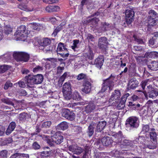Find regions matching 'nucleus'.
Listing matches in <instances>:
<instances>
[{
  "label": "nucleus",
  "mask_w": 158,
  "mask_h": 158,
  "mask_svg": "<svg viewBox=\"0 0 158 158\" xmlns=\"http://www.w3.org/2000/svg\"><path fill=\"white\" fill-rule=\"evenodd\" d=\"M43 76L41 74L36 75L29 74L24 78L26 84L29 87H32L31 85L34 84H41L43 80Z\"/></svg>",
  "instance_id": "nucleus-1"
},
{
  "label": "nucleus",
  "mask_w": 158,
  "mask_h": 158,
  "mask_svg": "<svg viewBox=\"0 0 158 158\" xmlns=\"http://www.w3.org/2000/svg\"><path fill=\"white\" fill-rule=\"evenodd\" d=\"M115 77V75L111 74L107 78L103 80L102 87L101 89L102 93H104L108 89L110 91L112 90L114 86V79Z\"/></svg>",
  "instance_id": "nucleus-2"
},
{
  "label": "nucleus",
  "mask_w": 158,
  "mask_h": 158,
  "mask_svg": "<svg viewBox=\"0 0 158 158\" xmlns=\"http://www.w3.org/2000/svg\"><path fill=\"white\" fill-rule=\"evenodd\" d=\"M145 56L146 57H156L158 59V52H153L146 53L145 54ZM148 68L151 70L156 71L158 70V62L155 61H152L148 65Z\"/></svg>",
  "instance_id": "nucleus-3"
},
{
  "label": "nucleus",
  "mask_w": 158,
  "mask_h": 158,
  "mask_svg": "<svg viewBox=\"0 0 158 158\" xmlns=\"http://www.w3.org/2000/svg\"><path fill=\"white\" fill-rule=\"evenodd\" d=\"M125 125L130 130L137 128L139 126L138 118L136 117H130L126 120Z\"/></svg>",
  "instance_id": "nucleus-4"
},
{
  "label": "nucleus",
  "mask_w": 158,
  "mask_h": 158,
  "mask_svg": "<svg viewBox=\"0 0 158 158\" xmlns=\"http://www.w3.org/2000/svg\"><path fill=\"white\" fill-rule=\"evenodd\" d=\"M66 47V45L64 43L60 42L58 44L57 48V55H60L63 58L67 57L69 55V53Z\"/></svg>",
  "instance_id": "nucleus-5"
},
{
  "label": "nucleus",
  "mask_w": 158,
  "mask_h": 158,
  "mask_svg": "<svg viewBox=\"0 0 158 158\" xmlns=\"http://www.w3.org/2000/svg\"><path fill=\"white\" fill-rule=\"evenodd\" d=\"M13 56L17 61L27 62L28 61L30 58L29 55L24 52H14Z\"/></svg>",
  "instance_id": "nucleus-6"
},
{
  "label": "nucleus",
  "mask_w": 158,
  "mask_h": 158,
  "mask_svg": "<svg viewBox=\"0 0 158 158\" xmlns=\"http://www.w3.org/2000/svg\"><path fill=\"white\" fill-rule=\"evenodd\" d=\"M108 43L107 38L105 37H102L99 38L98 43V46L101 49L102 52L106 54L108 53Z\"/></svg>",
  "instance_id": "nucleus-7"
},
{
  "label": "nucleus",
  "mask_w": 158,
  "mask_h": 158,
  "mask_svg": "<svg viewBox=\"0 0 158 158\" xmlns=\"http://www.w3.org/2000/svg\"><path fill=\"white\" fill-rule=\"evenodd\" d=\"M125 20L127 24L128 25L131 24L134 20L135 12L133 8L127 7L125 11Z\"/></svg>",
  "instance_id": "nucleus-8"
},
{
  "label": "nucleus",
  "mask_w": 158,
  "mask_h": 158,
  "mask_svg": "<svg viewBox=\"0 0 158 158\" xmlns=\"http://www.w3.org/2000/svg\"><path fill=\"white\" fill-rule=\"evenodd\" d=\"M146 90V91H144L143 92L145 96L148 94L149 98L154 99L158 95V89L151 85L147 86Z\"/></svg>",
  "instance_id": "nucleus-9"
},
{
  "label": "nucleus",
  "mask_w": 158,
  "mask_h": 158,
  "mask_svg": "<svg viewBox=\"0 0 158 158\" xmlns=\"http://www.w3.org/2000/svg\"><path fill=\"white\" fill-rule=\"evenodd\" d=\"M70 83L66 82L63 85L62 92L64 97L66 99H69L70 98L72 94L71 88Z\"/></svg>",
  "instance_id": "nucleus-10"
},
{
  "label": "nucleus",
  "mask_w": 158,
  "mask_h": 158,
  "mask_svg": "<svg viewBox=\"0 0 158 158\" xmlns=\"http://www.w3.org/2000/svg\"><path fill=\"white\" fill-rule=\"evenodd\" d=\"M104 60V56L102 55H100L95 59L94 61H91L90 64L94 65L96 68L99 69H101L103 65Z\"/></svg>",
  "instance_id": "nucleus-11"
},
{
  "label": "nucleus",
  "mask_w": 158,
  "mask_h": 158,
  "mask_svg": "<svg viewBox=\"0 0 158 158\" xmlns=\"http://www.w3.org/2000/svg\"><path fill=\"white\" fill-rule=\"evenodd\" d=\"M51 137L52 141L57 144H60L63 142L64 138L60 131H57L54 134H52Z\"/></svg>",
  "instance_id": "nucleus-12"
},
{
  "label": "nucleus",
  "mask_w": 158,
  "mask_h": 158,
  "mask_svg": "<svg viewBox=\"0 0 158 158\" xmlns=\"http://www.w3.org/2000/svg\"><path fill=\"white\" fill-rule=\"evenodd\" d=\"M62 115L63 117L70 121H73L75 117V114L73 111H70L68 109L63 110Z\"/></svg>",
  "instance_id": "nucleus-13"
},
{
  "label": "nucleus",
  "mask_w": 158,
  "mask_h": 158,
  "mask_svg": "<svg viewBox=\"0 0 158 158\" xmlns=\"http://www.w3.org/2000/svg\"><path fill=\"white\" fill-rule=\"evenodd\" d=\"M130 94L127 93L124 94L121 98V100L117 105V108L118 110H121L124 108L125 106V102L127 98L129 97Z\"/></svg>",
  "instance_id": "nucleus-14"
},
{
  "label": "nucleus",
  "mask_w": 158,
  "mask_h": 158,
  "mask_svg": "<svg viewBox=\"0 0 158 158\" xmlns=\"http://www.w3.org/2000/svg\"><path fill=\"white\" fill-rule=\"evenodd\" d=\"M26 27L25 25H21L18 27L17 30L15 33L16 34L20 37L23 38L26 35Z\"/></svg>",
  "instance_id": "nucleus-15"
},
{
  "label": "nucleus",
  "mask_w": 158,
  "mask_h": 158,
  "mask_svg": "<svg viewBox=\"0 0 158 158\" xmlns=\"http://www.w3.org/2000/svg\"><path fill=\"white\" fill-rule=\"evenodd\" d=\"M111 26L108 23L106 22L102 23L101 26L98 29L99 33H102L110 30Z\"/></svg>",
  "instance_id": "nucleus-16"
},
{
  "label": "nucleus",
  "mask_w": 158,
  "mask_h": 158,
  "mask_svg": "<svg viewBox=\"0 0 158 158\" xmlns=\"http://www.w3.org/2000/svg\"><path fill=\"white\" fill-rule=\"evenodd\" d=\"M83 86V88L82 89V91L86 94H88L91 91L92 84L89 81L86 80L84 81Z\"/></svg>",
  "instance_id": "nucleus-17"
},
{
  "label": "nucleus",
  "mask_w": 158,
  "mask_h": 158,
  "mask_svg": "<svg viewBox=\"0 0 158 158\" xmlns=\"http://www.w3.org/2000/svg\"><path fill=\"white\" fill-rule=\"evenodd\" d=\"M138 81L135 78L130 79L128 84V89H133L137 87L138 85Z\"/></svg>",
  "instance_id": "nucleus-18"
},
{
  "label": "nucleus",
  "mask_w": 158,
  "mask_h": 158,
  "mask_svg": "<svg viewBox=\"0 0 158 158\" xmlns=\"http://www.w3.org/2000/svg\"><path fill=\"white\" fill-rule=\"evenodd\" d=\"M69 151L73 152L74 154L79 155L83 152V149L80 147L72 145L68 147Z\"/></svg>",
  "instance_id": "nucleus-19"
},
{
  "label": "nucleus",
  "mask_w": 158,
  "mask_h": 158,
  "mask_svg": "<svg viewBox=\"0 0 158 158\" xmlns=\"http://www.w3.org/2000/svg\"><path fill=\"white\" fill-rule=\"evenodd\" d=\"M157 20V18L147 16L146 21L148 23V27H149L150 26L153 27L155 26Z\"/></svg>",
  "instance_id": "nucleus-20"
},
{
  "label": "nucleus",
  "mask_w": 158,
  "mask_h": 158,
  "mask_svg": "<svg viewBox=\"0 0 158 158\" xmlns=\"http://www.w3.org/2000/svg\"><path fill=\"white\" fill-rule=\"evenodd\" d=\"M106 124V122L105 121H99L97 124L96 131L98 132H101L105 128Z\"/></svg>",
  "instance_id": "nucleus-21"
},
{
  "label": "nucleus",
  "mask_w": 158,
  "mask_h": 158,
  "mask_svg": "<svg viewBox=\"0 0 158 158\" xmlns=\"http://www.w3.org/2000/svg\"><path fill=\"white\" fill-rule=\"evenodd\" d=\"M96 108V106L93 102H90L88 105L85 106V110L86 113L92 112Z\"/></svg>",
  "instance_id": "nucleus-22"
},
{
  "label": "nucleus",
  "mask_w": 158,
  "mask_h": 158,
  "mask_svg": "<svg viewBox=\"0 0 158 158\" xmlns=\"http://www.w3.org/2000/svg\"><path fill=\"white\" fill-rule=\"evenodd\" d=\"M101 142L103 146H107L111 145L113 141L110 137L107 136L103 137L101 139Z\"/></svg>",
  "instance_id": "nucleus-23"
},
{
  "label": "nucleus",
  "mask_w": 158,
  "mask_h": 158,
  "mask_svg": "<svg viewBox=\"0 0 158 158\" xmlns=\"http://www.w3.org/2000/svg\"><path fill=\"white\" fill-rule=\"evenodd\" d=\"M121 96V93L119 90H115L112 94L109 99L110 102L117 100Z\"/></svg>",
  "instance_id": "nucleus-24"
},
{
  "label": "nucleus",
  "mask_w": 158,
  "mask_h": 158,
  "mask_svg": "<svg viewBox=\"0 0 158 158\" xmlns=\"http://www.w3.org/2000/svg\"><path fill=\"white\" fill-rule=\"evenodd\" d=\"M65 23L64 22L61 23L60 24L57 26L54 30L52 35V36L55 37L57 35V33L62 29L63 27L65 26Z\"/></svg>",
  "instance_id": "nucleus-25"
},
{
  "label": "nucleus",
  "mask_w": 158,
  "mask_h": 158,
  "mask_svg": "<svg viewBox=\"0 0 158 158\" xmlns=\"http://www.w3.org/2000/svg\"><path fill=\"white\" fill-rule=\"evenodd\" d=\"M16 127V123L15 122H10L6 131V134L10 135L15 129Z\"/></svg>",
  "instance_id": "nucleus-26"
},
{
  "label": "nucleus",
  "mask_w": 158,
  "mask_h": 158,
  "mask_svg": "<svg viewBox=\"0 0 158 158\" xmlns=\"http://www.w3.org/2000/svg\"><path fill=\"white\" fill-rule=\"evenodd\" d=\"M38 43L40 46L45 47L49 45L51 43V41L48 38H44L39 40Z\"/></svg>",
  "instance_id": "nucleus-27"
},
{
  "label": "nucleus",
  "mask_w": 158,
  "mask_h": 158,
  "mask_svg": "<svg viewBox=\"0 0 158 158\" xmlns=\"http://www.w3.org/2000/svg\"><path fill=\"white\" fill-rule=\"evenodd\" d=\"M46 11L48 12H57L60 10V7L58 6L48 5L45 9Z\"/></svg>",
  "instance_id": "nucleus-28"
},
{
  "label": "nucleus",
  "mask_w": 158,
  "mask_h": 158,
  "mask_svg": "<svg viewBox=\"0 0 158 158\" xmlns=\"http://www.w3.org/2000/svg\"><path fill=\"white\" fill-rule=\"evenodd\" d=\"M136 65L135 63H132L129 68L128 71L129 75L131 76H135L136 73Z\"/></svg>",
  "instance_id": "nucleus-29"
},
{
  "label": "nucleus",
  "mask_w": 158,
  "mask_h": 158,
  "mask_svg": "<svg viewBox=\"0 0 158 158\" xmlns=\"http://www.w3.org/2000/svg\"><path fill=\"white\" fill-rule=\"evenodd\" d=\"M94 54L91 48H89L88 51L84 55L85 58L87 59L92 60L94 58Z\"/></svg>",
  "instance_id": "nucleus-30"
},
{
  "label": "nucleus",
  "mask_w": 158,
  "mask_h": 158,
  "mask_svg": "<svg viewBox=\"0 0 158 158\" xmlns=\"http://www.w3.org/2000/svg\"><path fill=\"white\" fill-rule=\"evenodd\" d=\"M68 127L67 123L64 121L59 124L57 126V128L58 130H64L67 129Z\"/></svg>",
  "instance_id": "nucleus-31"
},
{
  "label": "nucleus",
  "mask_w": 158,
  "mask_h": 158,
  "mask_svg": "<svg viewBox=\"0 0 158 158\" xmlns=\"http://www.w3.org/2000/svg\"><path fill=\"white\" fill-rule=\"evenodd\" d=\"M111 153L113 155V156L116 157H119L122 154H126L127 153V151H125L123 150L122 151H119L117 150H114L112 151Z\"/></svg>",
  "instance_id": "nucleus-32"
},
{
  "label": "nucleus",
  "mask_w": 158,
  "mask_h": 158,
  "mask_svg": "<svg viewBox=\"0 0 158 158\" xmlns=\"http://www.w3.org/2000/svg\"><path fill=\"white\" fill-rule=\"evenodd\" d=\"M29 156L28 154H20L19 153H15L12 155L10 158H29Z\"/></svg>",
  "instance_id": "nucleus-33"
},
{
  "label": "nucleus",
  "mask_w": 158,
  "mask_h": 158,
  "mask_svg": "<svg viewBox=\"0 0 158 158\" xmlns=\"http://www.w3.org/2000/svg\"><path fill=\"white\" fill-rule=\"evenodd\" d=\"M155 129L154 128H152L151 129V132H150V138L152 141H156L157 135L156 133L154 131Z\"/></svg>",
  "instance_id": "nucleus-34"
},
{
  "label": "nucleus",
  "mask_w": 158,
  "mask_h": 158,
  "mask_svg": "<svg viewBox=\"0 0 158 158\" xmlns=\"http://www.w3.org/2000/svg\"><path fill=\"white\" fill-rule=\"evenodd\" d=\"M128 106L133 108L134 110H138V108L140 106V105L138 103H135L134 101L129 102Z\"/></svg>",
  "instance_id": "nucleus-35"
},
{
  "label": "nucleus",
  "mask_w": 158,
  "mask_h": 158,
  "mask_svg": "<svg viewBox=\"0 0 158 158\" xmlns=\"http://www.w3.org/2000/svg\"><path fill=\"white\" fill-rule=\"evenodd\" d=\"M113 136L117 139L116 140H118V141H121L123 137L122 132L121 131H119L118 132L113 135Z\"/></svg>",
  "instance_id": "nucleus-36"
},
{
  "label": "nucleus",
  "mask_w": 158,
  "mask_h": 158,
  "mask_svg": "<svg viewBox=\"0 0 158 158\" xmlns=\"http://www.w3.org/2000/svg\"><path fill=\"white\" fill-rule=\"evenodd\" d=\"M135 141L138 143L143 144L144 145H146L145 143H144L146 141V139H144V137L143 136H139L138 138L135 139Z\"/></svg>",
  "instance_id": "nucleus-37"
},
{
  "label": "nucleus",
  "mask_w": 158,
  "mask_h": 158,
  "mask_svg": "<svg viewBox=\"0 0 158 158\" xmlns=\"http://www.w3.org/2000/svg\"><path fill=\"white\" fill-rule=\"evenodd\" d=\"M28 117L29 115L28 114L23 112L19 114V118L20 120L24 121Z\"/></svg>",
  "instance_id": "nucleus-38"
},
{
  "label": "nucleus",
  "mask_w": 158,
  "mask_h": 158,
  "mask_svg": "<svg viewBox=\"0 0 158 158\" xmlns=\"http://www.w3.org/2000/svg\"><path fill=\"white\" fill-rule=\"evenodd\" d=\"M133 37L134 40L139 44H143L144 42L143 39L140 38L136 34H134Z\"/></svg>",
  "instance_id": "nucleus-39"
},
{
  "label": "nucleus",
  "mask_w": 158,
  "mask_h": 158,
  "mask_svg": "<svg viewBox=\"0 0 158 158\" xmlns=\"http://www.w3.org/2000/svg\"><path fill=\"white\" fill-rule=\"evenodd\" d=\"M99 19L96 17L91 18V25H92L93 27H96L98 24Z\"/></svg>",
  "instance_id": "nucleus-40"
},
{
  "label": "nucleus",
  "mask_w": 158,
  "mask_h": 158,
  "mask_svg": "<svg viewBox=\"0 0 158 158\" xmlns=\"http://www.w3.org/2000/svg\"><path fill=\"white\" fill-rule=\"evenodd\" d=\"M158 13L154 10L151 9L148 12V17H152L157 18L158 17Z\"/></svg>",
  "instance_id": "nucleus-41"
},
{
  "label": "nucleus",
  "mask_w": 158,
  "mask_h": 158,
  "mask_svg": "<svg viewBox=\"0 0 158 158\" xmlns=\"http://www.w3.org/2000/svg\"><path fill=\"white\" fill-rule=\"evenodd\" d=\"M72 98L73 100L77 101H79L81 99V97L79 95V93L76 91H75L73 94Z\"/></svg>",
  "instance_id": "nucleus-42"
},
{
  "label": "nucleus",
  "mask_w": 158,
  "mask_h": 158,
  "mask_svg": "<svg viewBox=\"0 0 158 158\" xmlns=\"http://www.w3.org/2000/svg\"><path fill=\"white\" fill-rule=\"evenodd\" d=\"M10 67L7 65H3L0 66V73H2L5 72Z\"/></svg>",
  "instance_id": "nucleus-43"
},
{
  "label": "nucleus",
  "mask_w": 158,
  "mask_h": 158,
  "mask_svg": "<svg viewBox=\"0 0 158 158\" xmlns=\"http://www.w3.org/2000/svg\"><path fill=\"white\" fill-rule=\"evenodd\" d=\"M94 127L91 124H90L88 127V134L89 137L91 136L94 133Z\"/></svg>",
  "instance_id": "nucleus-44"
},
{
  "label": "nucleus",
  "mask_w": 158,
  "mask_h": 158,
  "mask_svg": "<svg viewBox=\"0 0 158 158\" xmlns=\"http://www.w3.org/2000/svg\"><path fill=\"white\" fill-rule=\"evenodd\" d=\"M52 124V122L50 121H47L42 123L41 126L42 128H49Z\"/></svg>",
  "instance_id": "nucleus-45"
},
{
  "label": "nucleus",
  "mask_w": 158,
  "mask_h": 158,
  "mask_svg": "<svg viewBox=\"0 0 158 158\" xmlns=\"http://www.w3.org/2000/svg\"><path fill=\"white\" fill-rule=\"evenodd\" d=\"M51 151H44L41 152V155L45 158V157H48L51 156L52 154Z\"/></svg>",
  "instance_id": "nucleus-46"
},
{
  "label": "nucleus",
  "mask_w": 158,
  "mask_h": 158,
  "mask_svg": "<svg viewBox=\"0 0 158 158\" xmlns=\"http://www.w3.org/2000/svg\"><path fill=\"white\" fill-rule=\"evenodd\" d=\"M150 130L149 125L148 124H143L142 131L143 133H146L148 132Z\"/></svg>",
  "instance_id": "nucleus-47"
},
{
  "label": "nucleus",
  "mask_w": 158,
  "mask_h": 158,
  "mask_svg": "<svg viewBox=\"0 0 158 158\" xmlns=\"http://www.w3.org/2000/svg\"><path fill=\"white\" fill-rule=\"evenodd\" d=\"M87 76L86 74L81 73L78 75L77 79L78 80H81L82 79L86 78Z\"/></svg>",
  "instance_id": "nucleus-48"
},
{
  "label": "nucleus",
  "mask_w": 158,
  "mask_h": 158,
  "mask_svg": "<svg viewBox=\"0 0 158 158\" xmlns=\"http://www.w3.org/2000/svg\"><path fill=\"white\" fill-rule=\"evenodd\" d=\"M32 148L34 150H38L40 149V146L36 141L34 142L32 145Z\"/></svg>",
  "instance_id": "nucleus-49"
},
{
  "label": "nucleus",
  "mask_w": 158,
  "mask_h": 158,
  "mask_svg": "<svg viewBox=\"0 0 158 158\" xmlns=\"http://www.w3.org/2000/svg\"><path fill=\"white\" fill-rule=\"evenodd\" d=\"M12 31L11 28L10 27L6 26L5 27L4 32L6 35H8Z\"/></svg>",
  "instance_id": "nucleus-50"
},
{
  "label": "nucleus",
  "mask_w": 158,
  "mask_h": 158,
  "mask_svg": "<svg viewBox=\"0 0 158 158\" xmlns=\"http://www.w3.org/2000/svg\"><path fill=\"white\" fill-rule=\"evenodd\" d=\"M13 84L10 81H7L5 84L4 89L5 90L7 89L9 87H12Z\"/></svg>",
  "instance_id": "nucleus-51"
},
{
  "label": "nucleus",
  "mask_w": 158,
  "mask_h": 158,
  "mask_svg": "<svg viewBox=\"0 0 158 158\" xmlns=\"http://www.w3.org/2000/svg\"><path fill=\"white\" fill-rule=\"evenodd\" d=\"M41 126H40V125L37 124L36 127H35V132H37V133H34L33 135H37L38 133H39L41 131Z\"/></svg>",
  "instance_id": "nucleus-52"
},
{
  "label": "nucleus",
  "mask_w": 158,
  "mask_h": 158,
  "mask_svg": "<svg viewBox=\"0 0 158 158\" xmlns=\"http://www.w3.org/2000/svg\"><path fill=\"white\" fill-rule=\"evenodd\" d=\"M1 101L2 102L8 105H10L12 103V102L8 98H2L1 99Z\"/></svg>",
  "instance_id": "nucleus-53"
},
{
  "label": "nucleus",
  "mask_w": 158,
  "mask_h": 158,
  "mask_svg": "<svg viewBox=\"0 0 158 158\" xmlns=\"http://www.w3.org/2000/svg\"><path fill=\"white\" fill-rule=\"evenodd\" d=\"M7 151L6 150H3L0 152V156L2 157H6Z\"/></svg>",
  "instance_id": "nucleus-54"
},
{
  "label": "nucleus",
  "mask_w": 158,
  "mask_h": 158,
  "mask_svg": "<svg viewBox=\"0 0 158 158\" xmlns=\"http://www.w3.org/2000/svg\"><path fill=\"white\" fill-rule=\"evenodd\" d=\"M148 82V80H146L144 81H142L141 82L140 85L141 86V87L143 90H144L145 86L147 85Z\"/></svg>",
  "instance_id": "nucleus-55"
},
{
  "label": "nucleus",
  "mask_w": 158,
  "mask_h": 158,
  "mask_svg": "<svg viewBox=\"0 0 158 158\" xmlns=\"http://www.w3.org/2000/svg\"><path fill=\"white\" fill-rule=\"evenodd\" d=\"M131 142L129 140L127 139H124L123 143V144L124 146H131Z\"/></svg>",
  "instance_id": "nucleus-56"
},
{
  "label": "nucleus",
  "mask_w": 158,
  "mask_h": 158,
  "mask_svg": "<svg viewBox=\"0 0 158 158\" xmlns=\"http://www.w3.org/2000/svg\"><path fill=\"white\" fill-rule=\"evenodd\" d=\"M150 45L153 46L155 44L158 43L157 41L156 40V39H153L152 38L150 39L149 41Z\"/></svg>",
  "instance_id": "nucleus-57"
},
{
  "label": "nucleus",
  "mask_w": 158,
  "mask_h": 158,
  "mask_svg": "<svg viewBox=\"0 0 158 158\" xmlns=\"http://www.w3.org/2000/svg\"><path fill=\"white\" fill-rule=\"evenodd\" d=\"M79 40H73V45L72 46L71 48L73 49H75L77 47V44H78Z\"/></svg>",
  "instance_id": "nucleus-58"
},
{
  "label": "nucleus",
  "mask_w": 158,
  "mask_h": 158,
  "mask_svg": "<svg viewBox=\"0 0 158 158\" xmlns=\"http://www.w3.org/2000/svg\"><path fill=\"white\" fill-rule=\"evenodd\" d=\"M33 29L37 30L38 28V25L36 23H30L29 24Z\"/></svg>",
  "instance_id": "nucleus-59"
},
{
  "label": "nucleus",
  "mask_w": 158,
  "mask_h": 158,
  "mask_svg": "<svg viewBox=\"0 0 158 158\" xmlns=\"http://www.w3.org/2000/svg\"><path fill=\"white\" fill-rule=\"evenodd\" d=\"M64 69V68L63 67L58 66L57 68V74H61Z\"/></svg>",
  "instance_id": "nucleus-60"
},
{
  "label": "nucleus",
  "mask_w": 158,
  "mask_h": 158,
  "mask_svg": "<svg viewBox=\"0 0 158 158\" xmlns=\"http://www.w3.org/2000/svg\"><path fill=\"white\" fill-rule=\"evenodd\" d=\"M13 141L12 139L10 137L6 138L4 140V143L7 144L11 143Z\"/></svg>",
  "instance_id": "nucleus-61"
},
{
  "label": "nucleus",
  "mask_w": 158,
  "mask_h": 158,
  "mask_svg": "<svg viewBox=\"0 0 158 158\" xmlns=\"http://www.w3.org/2000/svg\"><path fill=\"white\" fill-rule=\"evenodd\" d=\"M91 17L88 18V17L87 18V19L83 23L85 24L86 25H91Z\"/></svg>",
  "instance_id": "nucleus-62"
},
{
  "label": "nucleus",
  "mask_w": 158,
  "mask_h": 158,
  "mask_svg": "<svg viewBox=\"0 0 158 158\" xmlns=\"http://www.w3.org/2000/svg\"><path fill=\"white\" fill-rule=\"evenodd\" d=\"M43 68L42 67H41L39 65L37 66L36 67L33 68V72H36L40 70H42Z\"/></svg>",
  "instance_id": "nucleus-63"
},
{
  "label": "nucleus",
  "mask_w": 158,
  "mask_h": 158,
  "mask_svg": "<svg viewBox=\"0 0 158 158\" xmlns=\"http://www.w3.org/2000/svg\"><path fill=\"white\" fill-rule=\"evenodd\" d=\"M19 95L21 96H26L27 95V93L24 90H21L19 91Z\"/></svg>",
  "instance_id": "nucleus-64"
}]
</instances>
